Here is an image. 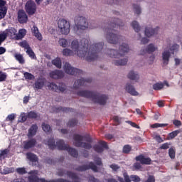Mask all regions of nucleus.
I'll return each instance as SVG.
<instances>
[{"label": "nucleus", "instance_id": "1", "mask_svg": "<svg viewBox=\"0 0 182 182\" xmlns=\"http://www.w3.org/2000/svg\"><path fill=\"white\" fill-rule=\"evenodd\" d=\"M71 49H64L63 50V55L73 56V55H77L79 58H84L87 62H92V60L97 59V53L103 49V44H95L89 48V40L83 38L80 45L77 41H73L71 43Z\"/></svg>", "mask_w": 182, "mask_h": 182}, {"label": "nucleus", "instance_id": "2", "mask_svg": "<svg viewBox=\"0 0 182 182\" xmlns=\"http://www.w3.org/2000/svg\"><path fill=\"white\" fill-rule=\"evenodd\" d=\"M47 144L51 150H53V149H56L58 147V150H67L68 153L73 156V157H77V151H76L73 148L69 147V145L65 144L63 142V140H58L56 142V145H55V141L53 139H50Z\"/></svg>", "mask_w": 182, "mask_h": 182}, {"label": "nucleus", "instance_id": "3", "mask_svg": "<svg viewBox=\"0 0 182 182\" xmlns=\"http://www.w3.org/2000/svg\"><path fill=\"white\" fill-rule=\"evenodd\" d=\"M79 95L82 96V97H91L95 103H99V105H106V100H107L106 95H99L90 91H81L79 92Z\"/></svg>", "mask_w": 182, "mask_h": 182}, {"label": "nucleus", "instance_id": "4", "mask_svg": "<svg viewBox=\"0 0 182 182\" xmlns=\"http://www.w3.org/2000/svg\"><path fill=\"white\" fill-rule=\"evenodd\" d=\"M92 138L82 136L79 134L74 135V144L76 147H84V149H92Z\"/></svg>", "mask_w": 182, "mask_h": 182}, {"label": "nucleus", "instance_id": "5", "mask_svg": "<svg viewBox=\"0 0 182 182\" xmlns=\"http://www.w3.org/2000/svg\"><path fill=\"white\" fill-rule=\"evenodd\" d=\"M58 29L62 35H69L70 32V23L65 18L60 19L58 22Z\"/></svg>", "mask_w": 182, "mask_h": 182}, {"label": "nucleus", "instance_id": "6", "mask_svg": "<svg viewBox=\"0 0 182 182\" xmlns=\"http://www.w3.org/2000/svg\"><path fill=\"white\" fill-rule=\"evenodd\" d=\"M75 28L79 30L85 31L87 29L89 23H87V20L85 17H76L75 19Z\"/></svg>", "mask_w": 182, "mask_h": 182}, {"label": "nucleus", "instance_id": "7", "mask_svg": "<svg viewBox=\"0 0 182 182\" xmlns=\"http://www.w3.org/2000/svg\"><path fill=\"white\" fill-rule=\"evenodd\" d=\"M64 70H65V73L68 75H75L76 76L82 73V70L72 68V66H70V64H69L68 63H65Z\"/></svg>", "mask_w": 182, "mask_h": 182}, {"label": "nucleus", "instance_id": "8", "mask_svg": "<svg viewBox=\"0 0 182 182\" xmlns=\"http://www.w3.org/2000/svg\"><path fill=\"white\" fill-rule=\"evenodd\" d=\"M26 11L28 15H33L36 12V4L32 1H28L26 4Z\"/></svg>", "mask_w": 182, "mask_h": 182}, {"label": "nucleus", "instance_id": "9", "mask_svg": "<svg viewBox=\"0 0 182 182\" xmlns=\"http://www.w3.org/2000/svg\"><path fill=\"white\" fill-rule=\"evenodd\" d=\"M91 170L92 171H95V173L98 171L97 166L93 164V162H90L89 164H87L86 165H82V166H79L77 170L78 171H86V170Z\"/></svg>", "mask_w": 182, "mask_h": 182}, {"label": "nucleus", "instance_id": "10", "mask_svg": "<svg viewBox=\"0 0 182 182\" xmlns=\"http://www.w3.org/2000/svg\"><path fill=\"white\" fill-rule=\"evenodd\" d=\"M114 30H109L107 35V39L109 43H117L119 42V36L114 34Z\"/></svg>", "mask_w": 182, "mask_h": 182}, {"label": "nucleus", "instance_id": "11", "mask_svg": "<svg viewBox=\"0 0 182 182\" xmlns=\"http://www.w3.org/2000/svg\"><path fill=\"white\" fill-rule=\"evenodd\" d=\"M68 176H69V177H71L73 182H79V178L77 177L76 173L68 172ZM88 182H99V180L96 179L94 176H90L88 177Z\"/></svg>", "mask_w": 182, "mask_h": 182}, {"label": "nucleus", "instance_id": "12", "mask_svg": "<svg viewBox=\"0 0 182 182\" xmlns=\"http://www.w3.org/2000/svg\"><path fill=\"white\" fill-rule=\"evenodd\" d=\"M50 90H53L54 92H65L66 90V85L65 84H61L60 86L58 87L55 83H50L48 85Z\"/></svg>", "mask_w": 182, "mask_h": 182}, {"label": "nucleus", "instance_id": "13", "mask_svg": "<svg viewBox=\"0 0 182 182\" xmlns=\"http://www.w3.org/2000/svg\"><path fill=\"white\" fill-rule=\"evenodd\" d=\"M104 149H107V143L105 141H100L98 144L94 146V150L97 151V153H102Z\"/></svg>", "mask_w": 182, "mask_h": 182}, {"label": "nucleus", "instance_id": "14", "mask_svg": "<svg viewBox=\"0 0 182 182\" xmlns=\"http://www.w3.org/2000/svg\"><path fill=\"white\" fill-rule=\"evenodd\" d=\"M18 19L20 23H26L28 22V16L23 10H19L18 13Z\"/></svg>", "mask_w": 182, "mask_h": 182}, {"label": "nucleus", "instance_id": "15", "mask_svg": "<svg viewBox=\"0 0 182 182\" xmlns=\"http://www.w3.org/2000/svg\"><path fill=\"white\" fill-rule=\"evenodd\" d=\"M136 161H140L141 164H151V159L150 158L145 157L143 155H139L135 158Z\"/></svg>", "mask_w": 182, "mask_h": 182}, {"label": "nucleus", "instance_id": "16", "mask_svg": "<svg viewBox=\"0 0 182 182\" xmlns=\"http://www.w3.org/2000/svg\"><path fill=\"white\" fill-rule=\"evenodd\" d=\"M36 144V139H31L30 140L25 141L23 142V147L26 149H32V147H35Z\"/></svg>", "mask_w": 182, "mask_h": 182}, {"label": "nucleus", "instance_id": "17", "mask_svg": "<svg viewBox=\"0 0 182 182\" xmlns=\"http://www.w3.org/2000/svg\"><path fill=\"white\" fill-rule=\"evenodd\" d=\"M50 77L52 79H62L63 77V72L60 70H55L50 73Z\"/></svg>", "mask_w": 182, "mask_h": 182}, {"label": "nucleus", "instance_id": "18", "mask_svg": "<svg viewBox=\"0 0 182 182\" xmlns=\"http://www.w3.org/2000/svg\"><path fill=\"white\" fill-rule=\"evenodd\" d=\"M18 33V31L14 28H11L9 29H6L4 31H3V33L6 34V38H8V36H15L16 33Z\"/></svg>", "mask_w": 182, "mask_h": 182}, {"label": "nucleus", "instance_id": "19", "mask_svg": "<svg viewBox=\"0 0 182 182\" xmlns=\"http://www.w3.org/2000/svg\"><path fill=\"white\" fill-rule=\"evenodd\" d=\"M36 132H38V126L36 124H33L31 127L28 129V137H33V136L36 134Z\"/></svg>", "mask_w": 182, "mask_h": 182}, {"label": "nucleus", "instance_id": "20", "mask_svg": "<svg viewBox=\"0 0 182 182\" xmlns=\"http://www.w3.org/2000/svg\"><path fill=\"white\" fill-rule=\"evenodd\" d=\"M31 31L32 33H33L34 36H36V38H37L38 40L42 41V34H41V33L39 32V29H38V27L34 26L32 28Z\"/></svg>", "mask_w": 182, "mask_h": 182}, {"label": "nucleus", "instance_id": "21", "mask_svg": "<svg viewBox=\"0 0 182 182\" xmlns=\"http://www.w3.org/2000/svg\"><path fill=\"white\" fill-rule=\"evenodd\" d=\"M16 60H17V62H18V63H20V65H23L25 63V58H23V55L18 53H16L14 55Z\"/></svg>", "mask_w": 182, "mask_h": 182}, {"label": "nucleus", "instance_id": "22", "mask_svg": "<svg viewBox=\"0 0 182 182\" xmlns=\"http://www.w3.org/2000/svg\"><path fill=\"white\" fill-rule=\"evenodd\" d=\"M162 59L164 61V65H168V59H170V52L165 50L162 53Z\"/></svg>", "mask_w": 182, "mask_h": 182}, {"label": "nucleus", "instance_id": "23", "mask_svg": "<svg viewBox=\"0 0 182 182\" xmlns=\"http://www.w3.org/2000/svg\"><path fill=\"white\" fill-rule=\"evenodd\" d=\"M126 90L128 92V93L132 95V96H137V95H139V93L136 92V90H134V88L132 85H127L126 87Z\"/></svg>", "mask_w": 182, "mask_h": 182}, {"label": "nucleus", "instance_id": "24", "mask_svg": "<svg viewBox=\"0 0 182 182\" xmlns=\"http://www.w3.org/2000/svg\"><path fill=\"white\" fill-rule=\"evenodd\" d=\"M27 159L32 161V163H38V156L32 153H27Z\"/></svg>", "mask_w": 182, "mask_h": 182}, {"label": "nucleus", "instance_id": "25", "mask_svg": "<svg viewBox=\"0 0 182 182\" xmlns=\"http://www.w3.org/2000/svg\"><path fill=\"white\" fill-rule=\"evenodd\" d=\"M155 33H157V30H153L151 28H146L145 29V35L148 38H150V36H153Z\"/></svg>", "mask_w": 182, "mask_h": 182}, {"label": "nucleus", "instance_id": "26", "mask_svg": "<svg viewBox=\"0 0 182 182\" xmlns=\"http://www.w3.org/2000/svg\"><path fill=\"white\" fill-rule=\"evenodd\" d=\"M119 49H120V53L119 55H120V56H122L123 53H127V52H129V47L127 44H122L119 47Z\"/></svg>", "mask_w": 182, "mask_h": 182}, {"label": "nucleus", "instance_id": "27", "mask_svg": "<svg viewBox=\"0 0 182 182\" xmlns=\"http://www.w3.org/2000/svg\"><path fill=\"white\" fill-rule=\"evenodd\" d=\"M52 63L58 69H60L62 68V60H60V58H57L55 60H53L52 61Z\"/></svg>", "mask_w": 182, "mask_h": 182}, {"label": "nucleus", "instance_id": "28", "mask_svg": "<svg viewBox=\"0 0 182 182\" xmlns=\"http://www.w3.org/2000/svg\"><path fill=\"white\" fill-rule=\"evenodd\" d=\"M8 11V7H0V19L5 18V15H6V12Z\"/></svg>", "mask_w": 182, "mask_h": 182}, {"label": "nucleus", "instance_id": "29", "mask_svg": "<svg viewBox=\"0 0 182 182\" xmlns=\"http://www.w3.org/2000/svg\"><path fill=\"white\" fill-rule=\"evenodd\" d=\"M163 87H164V84L162 82H157L153 85L154 90H161Z\"/></svg>", "mask_w": 182, "mask_h": 182}, {"label": "nucleus", "instance_id": "30", "mask_svg": "<svg viewBox=\"0 0 182 182\" xmlns=\"http://www.w3.org/2000/svg\"><path fill=\"white\" fill-rule=\"evenodd\" d=\"M114 63L116 66H124L127 63V59L116 60Z\"/></svg>", "mask_w": 182, "mask_h": 182}, {"label": "nucleus", "instance_id": "31", "mask_svg": "<svg viewBox=\"0 0 182 182\" xmlns=\"http://www.w3.org/2000/svg\"><path fill=\"white\" fill-rule=\"evenodd\" d=\"M26 52L31 59H36V55L31 47L28 48Z\"/></svg>", "mask_w": 182, "mask_h": 182}, {"label": "nucleus", "instance_id": "32", "mask_svg": "<svg viewBox=\"0 0 182 182\" xmlns=\"http://www.w3.org/2000/svg\"><path fill=\"white\" fill-rule=\"evenodd\" d=\"M124 178H118L119 181L120 182H132V180H130V177H129V175H127V173H124Z\"/></svg>", "mask_w": 182, "mask_h": 182}, {"label": "nucleus", "instance_id": "33", "mask_svg": "<svg viewBox=\"0 0 182 182\" xmlns=\"http://www.w3.org/2000/svg\"><path fill=\"white\" fill-rule=\"evenodd\" d=\"M128 78L131 80H137V79H139V75L137 74H135L133 71H131L128 74Z\"/></svg>", "mask_w": 182, "mask_h": 182}, {"label": "nucleus", "instance_id": "34", "mask_svg": "<svg viewBox=\"0 0 182 182\" xmlns=\"http://www.w3.org/2000/svg\"><path fill=\"white\" fill-rule=\"evenodd\" d=\"M43 86H45V82L43 81H36L34 84V87L38 90L42 89Z\"/></svg>", "mask_w": 182, "mask_h": 182}, {"label": "nucleus", "instance_id": "35", "mask_svg": "<svg viewBox=\"0 0 182 182\" xmlns=\"http://www.w3.org/2000/svg\"><path fill=\"white\" fill-rule=\"evenodd\" d=\"M26 35V30L25 28H22L18 31V34L17 36L18 39H22Z\"/></svg>", "mask_w": 182, "mask_h": 182}, {"label": "nucleus", "instance_id": "36", "mask_svg": "<svg viewBox=\"0 0 182 182\" xmlns=\"http://www.w3.org/2000/svg\"><path fill=\"white\" fill-rule=\"evenodd\" d=\"M42 127L43 132H45L46 133H50V132H52V129L50 128V126H49V124L43 123Z\"/></svg>", "mask_w": 182, "mask_h": 182}, {"label": "nucleus", "instance_id": "37", "mask_svg": "<svg viewBox=\"0 0 182 182\" xmlns=\"http://www.w3.org/2000/svg\"><path fill=\"white\" fill-rule=\"evenodd\" d=\"M167 124H159V123H155L154 124L151 125V129H157L159 127H167Z\"/></svg>", "mask_w": 182, "mask_h": 182}, {"label": "nucleus", "instance_id": "38", "mask_svg": "<svg viewBox=\"0 0 182 182\" xmlns=\"http://www.w3.org/2000/svg\"><path fill=\"white\" fill-rule=\"evenodd\" d=\"M132 26L134 29L135 32H139L140 31V26H139V23H137V21H133L132 23Z\"/></svg>", "mask_w": 182, "mask_h": 182}, {"label": "nucleus", "instance_id": "39", "mask_svg": "<svg viewBox=\"0 0 182 182\" xmlns=\"http://www.w3.org/2000/svg\"><path fill=\"white\" fill-rule=\"evenodd\" d=\"M168 155L171 159H176V149H174V148H170L168 150Z\"/></svg>", "mask_w": 182, "mask_h": 182}, {"label": "nucleus", "instance_id": "40", "mask_svg": "<svg viewBox=\"0 0 182 182\" xmlns=\"http://www.w3.org/2000/svg\"><path fill=\"white\" fill-rule=\"evenodd\" d=\"M23 75L25 79H28V80H32L33 79H35V76L32 75L31 73L26 72Z\"/></svg>", "mask_w": 182, "mask_h": 182}, {"label": "nucleus", "instance_id": "41", "mask_svg": "<svg viewBox=\"0 0 182 182\" xmlns=\"http://www.w3.org/2000/svg\"><path fill=\"white\" fill-rule=\"evenodd\" d=\"M132 151V146L130 145H125L123 147V153L125 154H129Z\"/></svg>", "mask_w": 182, "mask_h": 182}, {"label": "nucleus", "instance_id": "42", "mask_svg": "<svg viewBox=\"0 0 182 182\" xmlns=\"http://www.w3.org/2000/svg\"><path fill=\"white\" fill-rule=\"evenodd\" d=\"M7 77H8V75H6V73L0 71V82H5Z\"/></svg>", "mask_w": 182, "mask_h": 182}, {"label": "nucleus", "instance_id": "43", "mask_svg": "<svg viewBox=\"0 0 182 182\" xmlns=\"http://www.w3.org/2000/svg\"><path fill=\"white\" fill-rule=\"evenodd\" d=\"M5 39H6V34L2 31L0 33V46L5 42Z\"/></svg>", "mask_w": 182, "mask_h": 182}, {"label": "nucleus", "instance_id": "44", "mask_svg": "<svg viewBox=\"0 0 182 182\" xmlns=\"http://www.w3.org/2000/svg\"><path fill=\"white\" fill-rule=\"evenodd\" d=\"M28 119H36L38 117V114L35 112H30L27 114Z\"/></svg>", "mask_w": 182, "mask_h": 182}, {"label": "nucleus", "instance_id": "45", "mask_svg": "<svg viewBox=\"0 0 182 182\" xmlns=\"http://www.w3.org/2000/svg\"><path fill=\"white\" fill-rule=\"evenodd\" d=\"M59 44L63 48H66V46H68V41L66 39H64V38H61V39L59 40Z\"/></svg>", "mask_w": 182, "mask_h": 182}, {"label": "nucleus", "instance_id": "46", "mask_svg": "<svg viewBox=\"0 0 182 182\" xmlns=\"http://www.w3.org/2000/svg\"><path fill=\"white\" fill-rule=\"evenodd\" d=\"M19 45H20V46H21V48H24V49H26V50L31 48V46H29V43H28V42H26V41H25L21 42V43H19Z\"/></svg>", "mask_w": 182, "mask_h": 182}, {"label": "nucleus", "instance_id": "47", "mask_svg": "<svg viewBox=\"0 0 182 182\" xmlns=\"http://www.w3.org/2000/svg\"><path fill=\"white\" fill-rule=\"evenodd\" d=\"M26 119H28V115H26V114H25V113H21L20 115L19 122L21 123H23V122H26Z\"/></svg>", "mask_w": 182, "mask_h": 182}, {"label": "nucleus", "instance_id": "48", "mask_svg": "<svg viewBox=\"0 0 182 182\" xmlns=\"http://www.w3.org/2000/svg\"><path fill=\"white\" fill-rule=\"evenodd\" d=\"M178 133H180V131H173L171 132L168 135V139H174V137L177 136Z\"/></svg>", "mask_w": 182, "mask_h": 182}, {"label": "nucleus", "instance_id": "49", "mask_svg": "<svg viewBox=\"0 0 182 182\" xmlns=\"http://www.w3.org/2000/svg\"><path fill=\"white\" fill-rule=\"evenodd\" d=\"M156 49H157V48L154 47V46H153V44H151L148 46L146 52L148 53H152V52H154V50H156Z\"/></svg>", "mask_w": 182, "mask_h": 182}, {"label": "nucleus", "instance_id": "50", "mask_svg": "<svg viewBox=\"0 0 182 182\" xmlns=\"http://www.w3.org/2000/svg\"><path fill=\"white\" fill-rule=\"evenodd\" d=\"M8 154V149H4L1 151L0 153V160H2V159H5Z\"/></svg>", "mask_w": 182, "mask_h": 182}, {"label": "nucleus", "instance_id": "51", "mask_svg": "<svg viewBox=\"0 0 182 182\" xmlns=\"http://www.w3.org/2000/svg\"><path fill=\"white\" fill-rule=\"evenodd\" d=\"M16 171L18 173V174H26V169L25 168H18Z\"/></svg>", "mask_w": 182, "mask_h": 182}, {"label": "nucleus", "instance_id": "52", "mask_svg": "<svg viewBox=\"0 0 182 182\" xmlns=\"http://www.w3.org/2000/svg\"><path fill=\"white\" fill-rule=\"evenodd\" d=\"M1 173H2V174H9L10 173H12V170H11V168H9L8 167H4L1 170Z\"/></svg>", "mask_w": 182, "mask_h": 182}, {"label": "nucleus", "instance_id": "53", "mask_svg": "<svg viewBox=\"0 0 182 182\" xmlns=\"http://www.w3.org/2000/svg\"><path fill=\"white\" fill-rule=\"evenodd\" d=\"M130 178L132 181L134 182H139L140 181V177H139L137 175H132L130 176Z\"/></svg>", "mask_w": 182, "mask_h": 182}, {"label": "nucleus", "instance_id": "54", "mask_svg": "<svg viewBox=\"0 0 182 182\" xmlns=\"http://www.w3.org/2000/svg\"><path fill=\"white\" fill-rule=\"evenodd\" d=\"M15 117H16V115L15 114H11L8 115L6 120L8 122H14V120H15Z\"/></svg>", "mask_w": 182, "mask_h": 182}, {"label": "nucleus", "instance_id": "55", "mask_svg": "<svg viewBox=\"0 0 182 182\" xmlns=\"http://www.w3.org/2000/svg\"><path fill=\"white\" fill-rule=\"evenodd\" d=\"M76 124H77V121H76V119H73L68 123L69 127H73V126H76Z\"/></svg>", "mask_w": 182, "mask_h": 182}, {"label": "nucleus", "instance_id": "56", "mask_svg": "<svg viewBox=\"0 0 182 182\" xmlns=\"http://www.w3.org/2000/svg\"><path fill=\"white\" fill-rule=\"evenodd\" d=\"M178 48H180L179 45L175 44L173 45L171 48L170 49L171 52H172V53H174V52H177V50H178Z\"/></svg>", "mask_w": 182, "mask_h": 182}, {"label": "nucleus", "instance_id": "57", "mask_svg": "<svg viewBox=\"0 0 182 182\" xmlns=\"http://www.w3.org/2000/svg\"><path fill=\"white\" fill-rule=\"evenodd\" d=\"M85 82H89V81L85 80H78L75 82V85L77 83V86H82V85H85Z\"/></svg>", "mask_w": 182, "mask_h": 182}, {"label": "nucleus", "instance_id": "58", "mask_svg": "<svg viewBox=\"0 0 182 182\" xmlns=\"http://www.w3.org/2000/svg\"><path fill=\"white\" fill-rule=\"evenodd\" d=\"M110 168H112L114 171H117V170H119V168H120V166L113 164L112 165L109 166Z\"/></svg>", "mask_w": 182, "mask_h": 182}, {"label": "nucleus", "instance_id": "59", "mask_svg": "<svg viewBox=\"0 0 182 182\" xmlns=\"http://www.w3.org/2000/svg\"><path fill=\"white\" fill-rule=\"evenodd\" d=\"M116 53H117V51L114 50H110V54L109 56L111 58H119V55H116Z\"/></svg>", "mask_w": 182, "mask_h": 182}, {"label": "nucleus", "instance_id": "60", "mask_svg": "<svg viewBox=\"0 0 182 182\" xmlns=\"http://www.w3.org/2000/svg\"><path fill=\"white\" fill-rule=\"evenodd\" d=\"M169 146H170V144L168 143H165L160 146V149L161 150H167V149H168Z\"/></svg>", "mask_w": 182, "mask_h": 182}, {"label": "nucleus", "instance_id": "61", "mask_svg": "<svg viewBox=\"0 0 182 182\" xmlns=\"http://www.w3.org/2000/svg\"><path fill=\"white\" fill-rule=\"evenodd\" d=\"M94 161L96 163L97 166H102V159L100 158H95Z\"/></svg>", "mask_w": 182, "mask_h": 182}, {"label": "nucleus", "instance_id": "62", "mask_svg": "<svg viewBox=\"0 0 182 182\" xmlns=\"http://www.w3.org/2000/svg\"><path fill=\"white\" fill-rule=\"evenodd\" d=\"M145 182H156V179L154 176H149Z\"/></svg>", "mask_w": 182, "mask_h": 182}, {"label": "nucleus", "instance_id": "63", "mask_svg": "<svg viewBox=\"0 0 182 182\" xmlns=\"http://www.w3.org/2000/svg\"><path fill=\"white\" fill-rule=\"evenodd\" d=\"M134 170H140L141 168V165L139 163H136L134 164Z\"/></svg>", "mask_w": 182, "mask_h": 182}, {"label": "nucleus", "instance_id": "64", "mask_svg": "<svg viewBox=\"0 0 182 182\" xmlns=\"http://www.w3.org/2000/svg\"><path fill=\"white\" fill-rule=\"evenodd\" d=\"M5 5H6V1L5 0H0V8L5 7Z\"/></svg>", "mask_w": 182, "mask_h": 182}]
</instances>
